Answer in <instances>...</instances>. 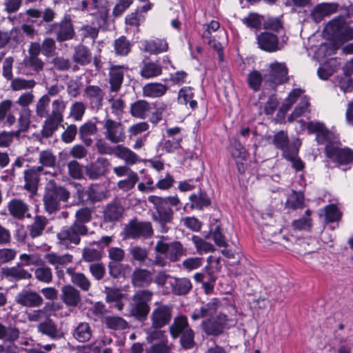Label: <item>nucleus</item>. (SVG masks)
Listing matches in <instances>:
<instances>
[{"label": "nucleus", "instance_id": "obj_61", "mask_svg": "<svg viewBox=\"0 0 353 353\" xmlns=\"http://www.w3.org/2000/svg\"><path fill=\"white\" fill-rule=\"evenodd\" d=\"M85 112V104L81 101H76L71 105L70 115L74 121H81Z\"/></svg>", "mask_w": 353, "mask_h": 353}, {"label": "nucleus", "instance_id": "obj_47", "mask_svg": "<svg viewBox=\"0 0 353 353\" xmlns=\"http://www.w3.org/2000/svg\"><path fill=\"white\" fill-rule=\"evenodd\" d=\"M50 101L48 95H43L38 99L35 105V112L37 117L43 118L49 115Z\"/></svg>", "mask_w": 353, "mask_h": 353}, {"label": "nucleus", "instance_id": "obj_36", "mask_svg": "<svg viewBox=\"0 0 353 353\" xmlns=\"http://www.w3.org/2000/svg\"><path fill=\"white\" fill-rule=\"evenodd\" d=\"M92 335V330L88 323L82 322L78 324L73 332V336L79 342L88 341Z\"/></svg>", "mask_w": 353, "mask_h": 353}, {"label": "nucleus", "instance_id": "obj_22", "mask_svg": "<svg viewBox=\"0 0 353 353\" xmlns=\"http://www.w3.org/2000/svg\"><path fill=\"white\" fill-rule=\"evenodd\" d=\"M37 330L42 334L46 335L52 339L61 337L54 322L51 319H47L37 325Z\"/></svg>", "mask_w": 353, "mask_h": 353}, {"label": "nucleus", "instance_id": "obj_30", "mask_svg": "<svg viewBox=\"0 0 353 353\" xmlns=\"http://www.w3.org/2000/svg\"><path fill=\"white\" fill-rule=\"evenodd\" d=\"M115 156L130 165H134L139 161V157L135 152L122 145L116 146Z\"/></svg>", "mask_w": 353, "mask_h": 353}, {"label": "nucleus", "instance_id": "obj_25", "mask_svg": "<svg viewBox=\"0 0 353 353\" xmlns=\"http://www.w3.org/2000/svg\"><path fill=\"white\" fill-rule=\"evenodd\" d=\"M152 282V273L145 269H136L132 275V283L137 287L149 285Z\"/></svg>", "mask_w": 353, "mask_h": 353}, {"label": "nucleus", "instance_id": "obj_48", "mask_svg": "<svg viewBox=\"0 0 353 353\" xmlns=\"http://www.w3.org/2000/svg\"><path fill=\"white\" fill-rule=\"evenodd\" d=\"M303 92L304 90L301 88H295L292 90L281 106L280 111L283 113L287 112Z\"/></svg>", "mask_w": 353, "mask_h": 353}, {"label": "nucleus", "instance_id": "obj_27", "mask_svg": "<svg viewBox=\"0 0 353 353\" xmlns=\"http://www.w3.org/2000/svg\"><path fill=\"white\" fill-rule=\"evenodd\" d=\"M145 51L150 54H158L167 51L168 45L165 40L156 39L154 40H145L142 42Z\"/></svg>", "mask_w": 353, "mask_h": 353}, {"label": "nucleus", "instance_id": "obj_1", "mask_svg": "<svg viewBox=\"0 0 353 353\" xmlns=\"http://www.w3.org/2000/svg\"><path fill=\"white\" fill-rule=\"evenodd\" d=\"M70 192L63 186L58 185L54 179L48 181L45 187L43 197L46 211L49 214L54 213L61 208V201L67 202Z\"/></svg>", "mask_w": 353, "mask_h": 353}, {"label": "nucleus", "instance_id": "obj_34", "mask_svg": "<svg viewBox=\"0 0 353 353\" xmlns=\"http://www.w3.org/2000/svg\"><path fill=\"white\" fill-rule=\"evenodd\" d=\"M48 223V219L43 216H36L33 223L29 226V235L32 238L41 236Z\"/></svg>", "mask_w": 353, "mask_h": 353}, {"label": "nucleus", "instance_id": "obj_50", "mask_svg": "<svg viewBox=\"0 0 353 353\" xmlns=\"http://www.w3.org/2000/svg\"><path fill=\"white\" fill-rule=\"evenodd\" d=\"M193 95L194 94L190 87H184L179 92L178 101L181 104H187L189 102L190 107L194 108L197 103L196 101L192 100Z\"/></svg>", "mask_w": 353, "mask_h": 353}, {"label": "nucleus", "instance_id": "obj_2", "mask_svg": "<svg viewBox=\"0 0 353 353\" xmlns=\"http://www.w3.org/2000/svg\"><path fill=\"white\" fill-rule=\"evenodd\" d=\"M88 228L86 225H79L72 223L70 226H65L57 234L58 243L66 248L71 245H78L80 243V236L86 235Z\"/></svg>", "mask_w": 353, "mask_h": 353}, {"label": "nucleus", "instance_id": "obj_52", "mask_svg": "<svg viewBox=\"0 0 353 353\" xmlns=\"http://www.w3.org/2000/svg\"><path fill=\"white\" fill-rule=\"evenodd\" d=\"M309 105L310 102L308 98L306 96H303L298 105L289 116L288 121H293L297 118L300 117L304 112L307 110Z\"/></svg>", "mask_w": 353, "mask_h": 353}, {"label": "nucleus", "instance_id": "obj_60", "mask_svg": "<svg viewBox=\"0 0 353 353\" xmlns=\"http://www.w3.org/2000/svg\"><path fill=\"white\" fill-rule=\"evenodd\" d=\"M297 154L298 148L294 146L292 150L288 153H285V155L283 157L288 161H291L294 168L296 170H301L304 167V163L299 158L297 157Z\"/></svg>", "mask_w": 353, "mask_h": 353}, {"label": "nucleus", "instance_id": "obj_28", "mask_svg": "<svg viewBox=\"0 0 353 353\" xmlns=\"http://www.w3.org/2000/svg\"><path fill=\"white\" fill-rule=\"evenodd\" d=\"M168 90V87L160 83H150L143 88V94L145 97L157 98L164 95Z\"/></svg>", "mask_w": 353, "mask_h": 353}, {"label": "nucleus", "instance_id": "obj_42", "mask_svg": "<svg viewBox=\"0 0 353 353\" xmlns=\"http://www.w3.org/2000/svg\"><path fill=\"white\" fill-rule=\"evenodd\" d=\"M18 328L12 326L6 327L0 323V340L14 341L19 337Z\"/></svg>", "mask_w": 353, "mask_h": 353}, {"label": "nucleus", "instance_id": "obj_18", "mask_svg": "<svg viewBox=\"0 0 353 353\" xmlns=\"http://www.w3.org/2000/svg\"><path fill=\"white\" fill-rule=\"evenodd\" d=\"M61 298L63 302L70 307L77 306L81 301L79 291L71 285H64L61 290Z\"/></svg>", "mask_w": 353, "mask_h": 353}, {"label": "nucleus", "instance_id": "obj_55", "mask_svg": "<svg viewBox=\"0 0 353 353\" xmlns=\"http://www.w3.org/2000/svg\"><path fill=\"white\" fill-rule=\"evenodd\" d=\"M139 181V176L137 173H134L130 174V176H127V179L120 180L117 183V187L125 192L129 191L132 190L135 184Z\"/></svg>", "mask_w": 353, "mask_h": 353}, {"label": "nucleus", "instance_id": "obj_17", "mask_svg": "<svg viewBox=\"0 0 353 353\" xmlns=\"http://www.w3.org/2000/svg\"><path fill=\"white\" fill-rule=\"evenodd\" d=\"M259 47L265 51L272 52L278 50L279 41L275 34L269 32H263L257 36Z\"/></svg>", "mask_w": 353, "mask_h": 353}, {"label": "nucleus", "instance_id": "obj_19", "mask_svg": "<svg viewBox=\"0 0 353 353\" xmlns=\"http://www.w3.org/2000/svg\"><path fill=\"white\" fill-rule=\"evenodd\" d=\"M123 65H113L110 68V84L112 92H118L123 81L124 70Z\"/></svg>", "mask_w": 353, "mask_h": 353}, {"label": "nucleus", "instance_id": "obj_12", "mask_svg": "<svg viewBox=\"0 0 353 353\" xmlns=\"http://www.w3.org/2000/svg\"><path fill=\"white\" fill-rule=\"evenodd\" d=\"M171 306L158 305L151 313L152 325L154 328H161L168 324L172 319Z\"/></svg>", "mask_w": 353, "mask_h": 353}, {"label": "nucleus", "instance_id": "obj_44", "mask_svg": "<svg viewBox=\"0 0 353 353\" xmlns=\"http://www.w3.org/2000/svg\"><path fill=\"white\" fill-rule=\"evenodd\" d=\"M73 59L77 63L86 65L91 61V53L86 47L79 46L75 48Z\"/></svg>", "mask_w": 353, "mask_h": 353}, {"label": "nucleus", "instance_id": "obj_8", "mask_svg": "<svg viewBox=\"0 0 353 353\" xmlns=\"http://www.w3.org/2000/svg\"><path fill=\"white\" fill-rule=\"evenodd\" d=\"M231 321L225 314H221L216 319H212L203 321L202 328L208 335L218 336L223 330L232 325Z\"/></svg>", "mask_w": 353, "mask_h": 353}, {"label": "nucleus", "instance_id": "obj_21", "mask_svg": "<svg viewBox=\"0 0 353 353\" xmlns=\"http://www.w3.org/2000/svg\"><path fill=\"white\" fill-rule=\"evenodd\" d=\"M66 273L70 276L71 282L83 291L87 292L91 287L89 279L81 272H76L72 268L66 269Z\"/></svg>", "mask_w": 353, "mask_h": 353}, {"label": "nucleus", "instance_id": "obj_13", "mask_svg": "<svg viewBox=\"0 0 353 353\" xmlns=\"http://www.w3.org/2000/svg\"><path fill=\"white\" fill-rule=\"evenodd\" d=\"M41 173H43L42 167L37 166L29 167L23 172L24 189L32 195L37 193Z\"/></svg>", "mask_w": 353, "mask_h": 353}, {"label": "nucleus", "instance_id": "obj_57", "mask_svg": "<svg viewBox=\"0 0 353 353\" xmlns=\"http://www.w3.org/2000/svg\"><path fill=\"white\" fill-rule=\"evenodd\" d=\"M6 274L16 279H27L32 277L30 273L19 266L8 268L6 270Z\"/></svg>", "mask_w": 353, "mask_h": 353}, {"label": "nucleus", "instance_id": "obj_7", "mask_svg": "<svg viewBox=\"0 0 353 353\" xmlns=\"http://www.w3.org/2000/svg\"><path fill=\"white\" fill-rule=\"evenodd\" d=\"M154 250L157 253L167 254L168 258L172 262L179 261L181 256L185 255V249L179 241L168 243L160 240L157 241Z\"/></svg>", "mask_w": 353, "mask_h": 353}, {"label": "nucleus", "instance_id": "obj_29", "mask_svg": "<svg viewBox=\"0 0 353 353\" xmlns=\"http://www.w3.org/2000/svg\"><path fill=\"white\" fill-rule=\"evenodd\" d=\"M169 329L172 338L176 339L179 335L185 332V330H190L191 328L189 327L187 317L181 315L174 318Z\"/></svg>", "mask_w": 353, "mask_h": 353}, {"label": "nucleus", "instance_id": "obj_41", "mask_svg": "<svg viewBox=\"0 0 353 353\" xmlns=\"http://www.w3.org/2000/svg\"><path fill=\"white\" fill-rule=\"evenodd\" d=\"M132 43L124 36L117 39L114 42L115 53L119 56H126L131 50Z\"/></svg>", "mask_w": 353, "mask_h": 353}, {"label": "nucleus", "instance_id": "obj_15", "mask_svg": "<svg viewBox=\"0 0 353 353\" xmlns=\"http://www.w3.org/2000/svg\"><path fill=\"white\" fill-rule=\"evenodd\" d=\"M307 129L309 133H316V139L320 144L329 143L333 134L327 130L323 123L320 121H311L307 123Z\"/></svg>", "mask_w": 353, "mask_h": 353}, {"label": "nucleus", "instance_id": "obj_20", "mask_svg": "<svg viewBox=\"0 0 353 353\" xmlns=\"http://www.w3.org/2000/svg\"><path fill=\"white\" fill-rule=\"evenodd\" d=\"M85 95L89 99L92 107L99 109L102 106L104 93L99 86L89 85L86 87Z\"/></svg>", "mask_w": 353, "mask_h": 353}, {"label": "nucleus", "instance_id": "obj_14", "mask_svg": "<svg viewBox=\"0 0 353 353\" xmlns=\"http://www.w3.org/2000/svg\"><path fill=\"white\" fill-rule=\"evenodd\" d=\"M51 27L54 29L59 42L72 39L75 34L72 21L68 17H64L59 23H53Z\"/></svg>", "mask_w": 353, "mask_h": 353}, {"label": "nucleus", "instance_id": "obj_32", "mask_svg": "<svg viewBox=\"0 0 353 353\" xmlns=\"http://www.w3.org/2000/svg\"><path fill=\"white\" fill-rule=\"evenodd\" d=\"M8 208L10 214L17 219H22L28 212L29 208L26 203L21 199H12L8 205Z\"/></svg>", "mask_w": 353, "mask_h": 353}, {"label": "nucleus", "instance_id": "obj_39", "mask_svg": "<svg viewBox=\"0 0 353 353\" xmlns=\"http://www.w3.org/2000/svg\"><path fill=\"white\" fill-rule=\"evenodd\" d=\"M36 85V82L33 79H25L17 77L12 79L10 82V88L13 91L19 92L26 90H31Z\"/></svg>", "mask_w": 353, "mask_h": 353}, {"label": "nucleus", "instance_id": "obj_24", "mask_svg": "<svg viewBox=\"0 0 353 353\" xmlns=\"http://www.w3.org/2000/svg\"><path fill=\"white\" fill-rule=\"evenodd\" d=\"M38 161L40 163L38 167H42L43 173L48 174L50 172L44 170V168H54L57 165V157L51 150H43L39 153Z\"/></svg>", "mask_w": 353, "mask_h": 353}, {"label": "nucleus", "instance_id": "obj_26", "mask_svg": "<svg viewBox=\"0 0 353 353\" xmlns=\"http://www.w3.org/2000/svg\"><path fill=\"white\" fill-rule=\"evenodd\" d=\"M169 284L172 287V291L176 295L187 294L192 288L190 281L186 278H170Z\"/></svg>", "mask_w": 353, "mask_h": 353}, {"label": "nucleus", "instance_id": "obj_31", "mask_svg": "<svg viewBox=\"0 0 353 353\" xmlns=\"http://www.w3.org/2000/svg\"><path fill=\"white\" fill-rule=\"evenodd\" d=\"M337 5L334 3H321L316 6L312 11V16L313 19L318 21L323 17L329 16L337 10Z\"/></svg>", "mask_w": 353, "mask_h": 353}, {"label": "nucleus", "instance_id": "obj_40", "mask_svg": "<svg viewBox=\"0 0 353 353\" xmlns=\"http://www.w3.org/2000/svg\"><path fill=\"white\" fill-rule=\"evenodd\" d=\"M123 209L117 203L109 204L104 210V219L108 221H115L122 216Z\"/></svg>", "mask_w": 353, "mask_h": 353}, {"label": "nucleus", "instance_id": "obj_56", "mask_svg": "<svg viewBox=\"0 0 353 353\" xmlns=\"http://www.w3.org/2000/svg\"><path fill=\"white\" fill-rule=\"evenodd\" d=\"M182 141L181 136H177L174 138H170L165 140L162 143V149L167 152H174L181 147V142Z\"/></svg>", "mask_w": 353, "mask_h": 353}, {"label": "nucleus", "instance_id": "obj_51", "mask_svg": "<svg viewBox=\"0 0 353 353\" xmlns=\"http://www.w3.org/2000/svg\"><path fill=\"white\" fill-rule=\"evenodd\" d=\"M108 327L112 330H119L128 327V323L122 317L117 316H108L105 319Z\"/></svg>", "mask_w": 353, "mask_h": 353}, {"label": "nucleus", "instance_id": "obj_33", "mask_svg": "<svg viewBox=\"0 0 353 353\" xmlns=\"http://www.w3.org/2000/svg\"><path fill=\"white\" fill-rule=\"evenodd\" d=\"M162 73L160 65L152 61H143L140 71L141 76L144 79H150L159 76Z\"/></svg>", "mask_w": 353, "mask_h": 353}, {"label": "nucleus", "instance_id": "obj_10", "mask_svg": "<svg viewBox=\"0 0 353 353\" xmlns=\"http://www.w3.org/2000/svg\"><path fill=\"white\" fill-rule=\"evenodd\" d=\"M14 300L17 304L26 307H40L43 302L41 296L30 289L23 290L19 292Z\"/></svg>", "mask_w": 353, "mask_h": 353}, {"label": "nucleus", "instance_id": "obj_9", "mask_svg": "<svg viewBox=\"0 0 353 353\" xmlns=\"http://www.w3.org/2000/svg\"><path fill=\"white\" fill-rule=\"evenodd\" d=\"M126 236L132 239L148 238L152 236L153 229L150 222L131 221L125 228Z\"/></svg>", "mask_w": 353, "mask_h": 353}, {"label": "nucleus", "instance_id": "obj_6", "mask_svg": "<svg viewBox=\"0 0 353 353\" xmlns=\"http://www.w3.org/2000/svg\"><path fill=\"white\" fill-rule=\"evenodd\" d=\"M103 130L105 138L112 143L123 142L125 139V127L121 122L106 118Z\"/></svg>", "mask_w": 353, "mask_h": 353}, {"label": "nucleus", "instance_id": "obj_62", "mask_svg": "<svg viewBox=\"0 0 353 353\" xmlns=\"http://www.w3.org/2000/svg\"><path fill=\"white\" fill-rule=\"evenodd\" d=\"M171 348L168 345V340L154 343L150 346L145 351V353H170Z\"/></svg>", "mask_w": 353, "mask_h": 353}, {"label": "nucleus", "instance_id": "obj_49", "mask_svg": "<svg viewBox=\"0 0 353 353\" xmlns=\"http://www.w3.org/2000/svg\"><path fill=\"white\" fill-rule=\"evenodd\" d=\"M65 108L66 103L62 99L54 100L52 103V111L48 116L63 121Z\"/></svg>", "mask_w": 353, "mask_h": 353}, {"label": "nucleus", "instance_id": "obj_11", "mask_svg": "<svg viewBox=\"0 0 353 353\" xmlns=\"http://www.w3.org/2000/svg\"><path fill=\"white\" fill-rule=\"evenodd\" d=\"M270 71L265 74V79L274 85L288 81V69L284 63L275 62L270 65Z\"/></svg>", "mask_w": 353, "mask_h": 353}, {"label": "nucleus", "instance_id": "obj_35", "mask_svg": "<svg viewBox=\"0 0 353 353\" xmlns=\"http://www.w3.org/2000/svg\"><path fill=\"white\" fill-rule=\"evenodd\" d=\"M62 121L48 116L46 118L41 130V134L43 138H49L57 130Z\"/></svg>", "mask_w": 353, "mask_h": 353}, {"label": "nucleus", "instance_id": "obj_38", "mask_svg": "<svg viewBox=\"0 0 353 353\" xmlns=\"http://www.w3.org/2000/svg\"><path fill=\"white\" fill-rule=\"evenodd\" d=\"M273 143L276 148L283 151V156L290 152L294 148L289 144L288 135L284 131H280L274 135Z\"/></svg>", "mask_w": 353, "mask_h": 353}, {"label": "nucleus", "instance_id": "obj_64", "mask_svg": "<svg viewBox=\"0 0 353 353\" xmlns=\"http://www.w3.org/2000/svg\"><path fill=\"white\" fill-rule=\"evenodd\" d=\"M130 254L132 258L139 262H143L148 257V251L145 248L141 246H132L129 250Z\"/></svg>", "mask_w": 353, "mask_h": 353}, {"label": "nucleus", "instance_id": "obj_3", "mask_svg": "<svg viewBox=\"0 0 353 353\" xmlns=\"http://www.w3.org/2000/svg\"><path fill=\"white\" fill-rule=\"evenodd\" d=\"M152 296V293L149 290L137 291L132 297L134 303L132 305L131 314L140 321L145 319L150 312L148 303Z\"/></svg>", "mask_w": 353, "mask_h": 353}, {"label": "nucleus", "instance_id": "obj_53", "mask_svg": "<svg viewBox=\"0 0 353 353\" xmlns=\"http://www.w3.org/2000/svg\"><path fill=\"white\" fill-rule=\"evenodd\" d=\"M92 215V210L89 208H81L75 213V221L73 223H77L79 225H85L88 223Z\"/></svg>", "mask_w": 353, "mask_h": 353}, {"label": "nucleus", "instance_id": "obj_23", "mask_svg": "<svg viewBox=\"0 0 353 353\" xmlns=\"http://www.w3.org/2000/svg\"><path fill=\"white\" fill-rule=\"evenodd\" d=\"M44 259L49 264L57 270L60 266H64L72 263L73 256L70 254L60 255L55 252H50L44 255Z\"/></svg>", "mask_w": 353, "mask_h": 353}, {"label": "nucleus", "instance_id": "obj_5", "mask_svg": "<svg viewBox=\"0 0 353 353\" xmlns=\"http://www.w3.org/2000/svg\"><path fill=\"white\" fill-rule=\"evenodd\" d=\"M325 153L328 159L340 165L353 161V151L349 148H341L336 142L332 141L325 145Z\"/></svg>", "mask_w": 353, "mask_h": 353}, {"label": "nucleus", "instance_id": "obj_16", "mask_svg": "<svg viewBox=\"0 0 353 353\" xmlns=\"http://www.w3.org/2000/svg\"><path fill=\"white\" fill-rule=\"evenodd\" d=\"M13 102L10 99H5L0 102V123L5 126L10 127L16 122V117L12 112Z\"/></svg>", "mask_w": 353, "mask_h": 353}, {"label": "nucleus", "instance_id": "obj_37", "mask_svg": "<svg viewBox=\"0 0 353 353\" xmlns=\"http://www.w3.org/2000/svg\"><path fill=\"white\" fill-rule=\"evenodd\" d=\"M150 109V104L146 101L139 100L131 104L130 114L133 117L145 119Z\"/></svg>", "mask_w": 353, "mask_h": 353}, {"label": "nucleus", "instance_id": "obj_58", "mask_svg": "<svg viewBox=\"0 0 353 353\" xmlns=\"http://www.w3.org/2000/svg\"><path fill=\"white\" fill-rule=\"evenodd\" d=\"M192 241L199 253L213 252L214 250V248L212 244L206 242L198 236H192Z\"/></svg>", "mask_w": 353, "mask_h": 353}, {"label": "nucleus", "instance_id": "obj_54", "mask_svg": "<svg viewBox=\"0 0 353 353\" xmlns=\"http://www.w3.org/2000/svg\"><path fill=\"white\" fill-rule=\"evenodd\" d=\"M192 203V207L196 209H202L203 207L208 206L210 201L205 194L199 193V194H192L190 196Z\"/></svg>", "mask_w": 353, "mask_h": 353}, {"label": "nucleus", "instance_id": "obj_59", "mask_svg": "<svg viewBox=\"0 0 353 353\" xmlns=\"http://www.w3.org/2000/svg\"><path fill=\"white\" fill-rule=\"evenodd\" d=\"M303 196L301 192H293L288 197L286 205L292 209L301 208L303 206Z\"/></svg>", "mask_w": 353, "mask_h": 353}, {"label": "nucleus", "instance_id": "obj_4", "mask_svg": "<svg viewBox=\"0 0 353 353\" xmlns=\"http://www.w3.org/2000/svg\"><path fill=\"white\" fill-rule=\"evenodd\" d=\"M148 201L152 203L156 209V212L153 214V220L160 225L161 232H166L168 230L166 225L170 223L173 218L172 209L163 205L164 201L161 200V197L157 196H150Z\"/></svg>", "mask_w": 353, "mask_h": 353}, {"label": "nucleus", "instance_id": "obj_63", "mask_svg": "<svg viewBox=\"0 0 353 353\" xmlns=\"http://www.w3.org/2000/svg\"><path fill=\"white\" fill-rule=\"evenodd\" d=\"M34 100V95L32 92H26L21 94L16 101V103L22 108H28Z\"/></svg>", "mask_w": 353, "mask_h": 353}, {"label": "nucleus", "instance_id": "obj_45", "mask_svg": "<svg viewBox=\"0 0 353 353\" xmlns=\"http://www.w3.org/2000/svg\"><path fill=\"white\" fill-rule=\"evenodd\" d=\"M41 264L42 265H41L39 268H37L34 270V274L35 278L39 281L44 283H51L53 278L51 268L46 265H43V263Z\"/></svg>", "mask_w": 353, "mask_h": 353}, {"label": "nucleus", "instance_id": "obj_43", "mask_svg": "<svg viewBox=\"0 0 353 353\" xmlns=\"http://www.w3.org/2000/svg\"><path fill=\"white\" fill-rule=\"evenodd\" d=\"M32 111L29 108L21 109L18 119L19 129L16 132L19 134L20 132H26L31 122Z\"/></svg>", "mask_w": 353, "mask_h": 353}, {"label": "nucleus", "instance_id": "obj_46", "mask_svg": "<svg viewBox=\"0 0 353 353\" xmlns=\"http://www.w3.org/2000/svg\"><path fill=\"white\" fill-rule=\"evenodd\" d=\"M105 169L103 161H97L85 168L86 175L91 179H97L105 174Z\"/></svg>", "mask_w": 353, "mask_h": 353}]
</instances>
